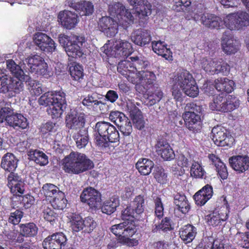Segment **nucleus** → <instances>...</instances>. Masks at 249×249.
<instances>
[{"label":"nucleus","instance_id":"12","mask_svg":"<svg viewBox=\"0 0 249 249\" xmlns=\"http://www.w3.org/2000/svg\"><path fill=\"white\" fill-rule=\"evenodd\" d=\"M200 17L202 24L209 28H218L221 26V24L222 23V21L220 17L209 13L202 14L197 10L192 12L190 17L187 16L186 18L188 20L193 19L197 21L199 20Z\"/></svg>","mask_w":249,"mask_h":249},{"label":"nucleus","instance_id":"3","mask_svg":"<svg viewBox=\"0 0 249 249\" xmlns=\"http://www.w3.org/2000/svg\"><path fill=\"white\" fill-rule=\"evenodd\" d=\"M94 140L97 146L106 152L112 151L114 147L111 143L119 141V133L110 123L99 122L94 127Z\"/></svg>","mask_w":249,"mask_h":249},{"label":"nucleus","instance_id":"10","mask_svg":"<svg viewBox=\"0 0 249 249\" xmlns=\"http://www.w3.org/2000/svg\"><path fill=\"white\" fill-rule=\"evenodd\" d=\"M196 107L197 106L193 103L187 104L185 107L186 111L183 114L187 128L193 132H197L201 128L200 116L194 112Z\"/></svg>","mask_w":249,"mask_h":249},{"label":"nucleus","instance_id":"15","mask_svg":"<svg viewBox=\"0 0 249 249\" xmlns=\"http://www.w3.org/2000/svg\"><path fill=\"white\" fill-rule=\"evenodd\" d=\"M82 202L86 203L91 209H97L101 206V195L92 187L85 189L80 196Z\"/></svg>","mask_w":249,"mask_h":249},{"label":"nucleus","instance_id":"58","mask_svg":"<svg viewBox=\"0 0 249 249\" xmlns=\"http://www.w3.org/2000/svg\"><path fill=\"white\" fill-rule=\"evenodd\" d=\"M10 189L11 193L16 196L21 195L23 194L25 188H24V183L23 180L19 181L13 185V186L9 187Z\"/></svg>","mask_w":249,"mask_h":249},{"label":"nucleus","instance_id":"46","mask_svg":"<svg viewBox=\"0 0 249 249\" xmlns=\"http://www.w3.org/2000/svg\"><path fill=\"white\" fill-rule=\"evenodd\" d=\"M234 241L241 247L249 248V232H237Z\"/></svg>","mask_w":249,"mask_h":249},{"label":"nucleus","instance_id":"21","mask_svg":"<svg viewBox=\"0 0 249 249\" xmlns=\"http://www.w3.org/2000/svg\"><path fill=\"white\" fill-rule=\"evenodd\" d=\"M85 40L83 36H71V42L65 50L68 55L73 58L81 57L83 54L81 47Z\"/></svg>","mask_w":249,"mask_h":249},{"label":"nucleus","instance_id":"59","mask_svg":"<svg viewBox=\"0 0 249 249\" xmlns=\"http://www.w3.org/2000/svg\"><path fill=\"white\" fill-rule=\"evenodd\" d=\"M58 128V125L52 122H48L42 124L40 127V132L42 134H47L50 132H55Z\"/></svg>","mask_w":249,"mask_h":249},{"label":"nucleus","instance_id":"56","mask_svg":"<svg viewBox=\"0 0 249 249\" xmlns=\"http://www.w3.org/2000/svg\"><path fill=\"white\" fill-rule=\"evenodd\" d=\"M74 137L75 140L77 147L79 148H82L86 146L89 142L88 135L87 134H78L76 133Z\"/></svg>","mask_w":249,"mask_h":249},{"label":"nucleus","instance_id":"28","mask_svg":"<svg viewBox=\"0 0 249 249\" xmlns=\"http://www.w3.org/2000/svg\"><path fill=\"white\" fill-rule=\"evenodd\" d=\"M69 6L77 11L81 16L91 15L93 12V5L91 2L87 1H71Z\"/></svg>","mask_w":249,"mask_h":249},{"label":"nucleus","instance_id":"23","mask_svg":"<svg viewBox=\"0 0 249 249\" xmlns=\"http://www.w3.org/2000/svg\"><path fill=\"white\" fill-rule=\"evenodd\" d=\"M229 161L231 168L239 173H244L249 169V157L247 155L233 156Z\"/></svg>","mask_w":249,"mask_h":249},{"label":"nucleus","instance_id":"57","mask_svg":"<svg viewBox=\"0 0 249 249\" xmlns=\"http://www.w3.org/2000/svg\"><path fill=\"white\" fill-rule=\"evenodd\" d=\"M154 174L155 178L159 183L162 184L166 183L167 176L162 168L161 167L155 168Z\"/></svg>","mask_w":249,"mask_h":249},{"label":"nucleus","instance_id":"32","mask_svg":"<svg viewBox=\"0 0 249 249\" xmlns=\"http://www.w3.org/2000/svg\"><path fill=\"white\" fill-rule=\"evenodd\" d=\"M18 162V160L14 154L7 153L2 158L1 166L5 171L12 173L17 168Z\"/></svg>","mask_w":249,"mask_h":249},{"label":"nucleus","instance_id":"31","mask_svg":"<svg viewBox=\"0 0 249 249\" xmlns=\"http://www.w3.org/2000/svg\"><path fill=\"white\" fill-rule=\"evenodd\" d=\"M7 124L14 128L25 129L29 123L27 118L22 114L13 113L12 117H8Z\"/></svg>","mask_w":249,"mask_h":249},{"label":"nucleus","instance_id":"43","mask_svg":"<svg viewBox=\"0 0 249 249\" xmlns=\"http://www.w3.org/2000/svg\"><path fill=\"white\" fill-rule=\"evenodd\" d=\"M67 203V200L65 198L64 193L61 191L54 196L51 205L55 209L63 210L66 207Z\"/></svg>","mask_w":249,"mask_h":249},{"label":"nucleus","instance_id":"50","mask_svg":"<svg viewBox=\"0 0 249 249\" xmlns=\"http://www.w3.org/2000/svg\"><path fill=\"white\" fill-rule=\"evenodd\" d=\"M41 192L46 197H53L55 196L61 191L55 185L47 183L43 186Z\"/></svg>","mask_w":249,"mask_h":249},{"label":"nucleus","instance_id":"45","mask_svg":"<svg viewBox=\"0 0 249 249\" xmlns=\"http://www.w3.org/2000/svg\"><path fill=\"white\" fill-rule=\"evenodd\" d=\"M205 174L206 172L200 163L196 161L192 163L190 169L191 177L196 178H202Z\"/></svg>","mask_w":249,"mask_h":249},{"label":"nucleus","instance_id":"11","mask_svg":"<svg viewBox=\"0 0 249 249\" xmlns=\"http://www.w3.org/2000/svg\"><path fill=\"white\" fill-rule=\"evenodd\" d=\"M23 64H27L30 71L38 75L49 76L48 66L44 58L38 55H34L23 60Z\"/></svg>","mask_w":249,"mask_h":249},{"label":"nucleus","instance_id":"29","mask_svg":"<svg viewBox=\"0 0 249 249\" xmlns=\"http://www.w3.org/2000/svg\"><path fill=\"white\" fill-rule=\"evenodd\" d=\"M152 47L153 51L159 55L168 60H172V53L170 50L167 48V44L164 41H152Z\"/></svg>","mask_w":249,"mask_h":249},{"label":"nucleus","instance_id":"38","mask_svg":"<svg viewBox=\"0 0 249 249\" xmlns=\"http://www.w3.org/2000/svg\"><path fill=\"white\" fill-rule=\"evenodd\" d=\"M119 199L117 196H113L106 200L100 207L102 213L111 214L116 210V208L119 206Z\"/></svg>","mask_w":249,"mask_h":249},{"label":"nucleus","instance_id":"64","mask_svg":"<svg viewBox=\"0 0 249 249\" xmlns=\"http://www.w3.org/2000/svg\"><path fill=\"white\" fill-rule=\"evenodd\" d=\"M206 219L210 225L213 226L218 225L220 223L218 211L215 210L213 213L207 215Z\"/></svg>","mask_w":249,"mask_h":249},{"label":"nucleus","instance_id":"22","mask_svg":"<svg viewBox=\"0 0 249 249\" xmlns=\"http://www.w3.org/2000/svg\"><path fill=\"white\" fill-rule=\"evenodd\" d=\"M221 39L222 47L226 53L228 54H233L239 50L238 42L233 39L231 31L224 32Z\"/></svg>","mask_w":249,"mask_h":249},{"label":"nucleus","instance_id":"55","mask_svg":"<svg viewBox=\"0 0 249 249\" xmlns=\"http://www.w3.org/2000/svg\"><path fill=\"white\" fill-rule=\"evenodd\" d=\"M48 35L41 32H37L34 35L33 41L34 43L38 48L41 50L43 44L47 41Z\"/></svg>","mask_w":249,"mask_h":249},{"label":"nucleus","instance_id":"20","mask_svg":"<svg viewBox=\"0 0 249 249\" xmlns=\"http://www.w3.org/2000/svg\"><path fill=\"white\" fill-rule=\"evenodd\" d=\"M58 21L63 28L71 30L76 26L79 20L78 17L76 13L65 10L59 13Z\"/></svg>","mask_w":249,"mask_h":249},{"label":"nucleus","instance_id":"47","mask_svg":"<svg viewBox=\"0 0 249 249\" xmlns=\"http://www.w3.org/2000/svg\"><path fill=\"white\" fill-rule=\"evenodd\" d=\"M70 74L74 80L78 81L82 79L84 73L82 67L77 63H73L70 66Z\"/></svg>","mask_w":249,"mask_h":249},{"label":"nucleus","instance_id":"16","mask_svg":"<svg viewBox=\"0 0 249 249\" xmlns=\"http://www.w3.org/2000/svg\"><path fill=\"white\" fill-rule=\"evenodd\" d=\"M117 70L132 83H136L140 79L137 75V68L133 66V63L129 58L121 61L118 63Z\"/></svg>","mask_w":249,"mask_h":249},{"label":"nucleus","instance_id":"24","mask_svg":"<svg viewBox=\"0 0 249 249\" xmlns=\"http://www.w3.org/2000/svg\"><path fill=\"white\" fill-rule=\"evenodd\" d=\"M151 38L150 32L144 29L134 31L131 36L132 41L140 46H144L148 44L151 41Z\"/></svg>","mask_w":249,"mask_h":249},{"label":"nucleus","instance_id":"26","mask_svg":"<svg viewBox=\"0 0 249 249\" xmlns=\"http://www.w3.org/2000/svg\"><path fill=\"white\" fill-rule=\"evenodd\" d=\"M156 151L166 160H170L175 157L174 152L169 144L164 140L158 141L155 146Z\"/></svg>","mask_w":249,"mask_h":249},{"label":"nucleus","instance_id":"42","mask_svg":"<svg viewBox=\"0 0 249 249\" xmlns=\"http://www.w3.org/2000/svg\"><path fill=\"white\" fill-rule=\"evenodd\" d=\"M20 232L23 237L24 236H34L36 235L37 232V228L33 223L21 224L20 226Z\"/></svg>","mask_w":249,"mask_h":249},{"label":"nucleus","instance_id":"34","mask_svg":"<svg viewBox=\"0 0 249 249\" xmlns=\"http://www.w3.org/2000/svg\"><path fill=\"white\" fill-rule=\"evenodd\" d=\"M234 82L226 77L218 78L214 81V87L219 91L231 92L233 90Z\"/></svg>","mask_w":249,"mask_h":249},{"label":"nucleus","instance_id":"27","mask_svg":"<svg viewBox=\"0 0 249 249\" xmlns=\"http://www.w3.org/2000/svg\"><path fill=\"white\" fill-rule=\"evenodd\" d=\"M213 195V187L207 184L195 194L194 198L197 205L203 206L212 197Z\"/></svg>","mask_w":249,"mask_h":249},{"label":"nucleus","instance_id":"17","mask_svg":"<svg viewBox=\"0 0 249 249\" xmlns=\"http://www.w3.org/2000/svg\"><path fill=\"white\" fill-rule=\"evenodd\" d=\"M111 231L116 236L125 238L126 240L135 233L136 228L133 222L124 221L113 225Z\"/></svg>","mask_w":249,"mask_h":249},{"label":"nucleus","instance_id":"37","mask_svg":"<svg viewBox=\"0 0 249 249\" xmlns=\"http://www.w3.org/2000/svg\"><path fill=\"white\" fill-rule=\"evenodd\" d=\"M154 162L148 159H140L136 164V168L143 176L148 175L154 167Z\"/></svg>","mask_w":249,"mask_h":249},{"label":"nucleus","instance_id":"33","mask_svg":"<svg viewBox=\"0 0 249 249\" xmlns=\"http://www.w3.org/2000/svg\"><path fill=\"white\" fill-rule=\"evenodd\" d=\"M196 233V228L190 224L184 226L179 231L180 237L185 244L192 242Z\"/></svg>","mask_w":249,"mask_h":249},{"label":"nucleus","instance_id":"8","mask_svg":"<svg viewBox=\"0 0 249 249\" xmlns=\"http://www.w3.org/2000/svg\"><path fill=\"white\" fill-rule=\"evenodd\" d=\"M107 44L102 47V50L108 56L116 58H125L132 53V47L128 41L123 40H116L112 46L108 49Z\"/></svg>","mask_w":249,"mask_h":249},{"label":"nucleus","instance_id":"63","mask_svg":"<svg viewBox=\"0 0 249 249\" xmlns=\"http://www.w3.org/2000/svg\"><path fill=\"white\" fill-rule=\"evenodd\" d=\"M84 229L85 231L90 232L93 230L96 226V223L90 217H87L83 220Z\"/></svg>","mask_w":249,"mask_h":249},{"label":"nucleus","instance_id":"25","mask_svg":"<svg viewBox=\"0 0 249 249\" xmlns=\"http://www.w3.org/2000/svg\"><path fill=\"white\" fill-rule=\"evenodd\" d=\"M3 233V238L7 245L15 246L17 243H21L24 241L22 234L15 229L14 226L10 229H5Z\"/></svg>","mask_w":249,"mask_h":249},{"label":"nucleus","instance_id":"18","mask_svg":"<svg viewBox=\"0 0 249 249\" xmlns=\"http://www.w3.org/2000/svg\"><path fill=\"white\" fill-rule=\"evenodd\" d=\"M133 7L134 14L140 18H145L151 14V5L147 0H127Z\"/></svg>","mask_w":249,"mask_h":249},{"label":"nucleus","instance_id":"52","mask_svg":"<svg viewBox=\"0 0 249 249\" xmlns=\"http://www.w3.org/2000/svg\"><path fill=\"white\" fill-rule=\"evenodd\" d=\"M203 249H235L232 247L230 244L226 242L221 241L215 240L213 241V244H210V246L206 247L205 246Z\"/></svg>","mask_w":249,"mask_h":249},{"label":"nucleus","instance_id":"7","mask_svg":"<svg viewBox=\"0 0 249 249\" xmlns=\"http://www.w3.org/2000/svg\"><path fill=\"white\" fill-rule=\"evenodd\" d=\"M200 66L206 72L211 75L219 73L227 75L230 70V66L221 58H203Z\"/></svg>","mask_w":249,"mask_h":249},{"label":"nucleus","instance_id":"4","mask_svg":"<svg viewBox=\"0 0 249 249\" xmlns=\"http://www.w3.org/2000/svg\"><path fill=\"white\" fill-rule=\"evenodd\" d=\"M62 166L66 173L78 175L93 166V162L83 153L71 152L62 160Z\"/></svg>","mask_w":249,"mask_h":249},{"label":"nucleus","instance_id":"51","mask_svg":"<svg viewBox=\"0 0 249 249\" xmlns=\"http://www.w3.org/2000/svg\"><path fill=\"white\" fill-rule=\"evenodd\" d=\"M109 118L118 127L127 120V117L125 115L118 111H112L110 112Z\"/></svg>","mask_w":249,"mask_h":249},{"label":"nucleus","instance_id":"60","mask_svg":"<svg viewBox=\"0 0 249 249\" xmlns=\"http://www.w3.org/2000/svg\"><path fill=\"white\" fill-rule=\"evenodd\" d=\"M14 110L9 107H4L0 108V123L5 121L7 123L8 117H12Z\"/></svg>","mask_w":249,"mask_h":249},{"label":"nucleus","instance_id":"53","mask_svg":"<svg viewBox=\"0 0 249 249\" xmlns=\"http://www.w3.org/2000/svg\"><path fill=\"white\" fill-rule=\"evenodd\" d=\"M186 95L191 97H196L199 93V90L196 80L194 81V83L189 84L187 87L184 88L182 90Z\"/></svg>","mask_w":249,"mask_h":249},{"label":"nucleus","instance_id":"44","mask_svg":"<svg viewBox=\"0 0 249 249\" xmlns=\"http://www.w3.org/2000/svg\"><path fill=\"white\" fill-rule=\"evenodd\" d=\"M130 207L137 215L142 213L144 208V199L143 196L141 195L137 196L131 203Z\"/></svg>","mask_w":249,"mask_h":249},{"label":"nucleus","instance_id":"13","mask_svg":"<svg viewBox=\"0 0 249 249\" xmlns=\"http://www.w3.org/2000/svg\"><path fill=\"white\" fill-rule=\"evenodd\" d=\"M211 137L214 144L218 146L230 145L234 140L227 129L221 125L213 127Z\"/></svg>","mask_w":249,"mask_h":249},{"label":"nucleus","instance_id":"62","mask_svg":"<svg viewBox=\"0 0 249 249\" xmlns=\"http://www.w3.org/2000/svg\"><path fill=\"white\" fill-rule=\"evenodd\" d=\"M121 132L124 136H129L132 131V127L130 120L127 118V120L118 127Z\"/></svg>","mask_w":249,"mask_h":249},{"label":"nucleus","instance_id":"9","mask_svg":"<svg viewBox=\"0 0 249 249\" xmlns=\"http://www.w3.org/2000/svg\"><path fill=\"white\" fill-rule=\"evenodd\" d=\"M225 26L231 31L238 30L249 25V15L246 12L228 15L223 19Z\"/></svg>","mask_w":249,"mask_h":249},{"label":"nucleus","instance_id":"41","mask_svg":"<svg viewBox=\"0 0 249 249\" xmlns=\"http://www.w3.org/2000/svg\"><path fill=\"white\" fill-rule=\"evenodd\" d=\"M83 219L82 217L76 214H72L70 218V226L74 232H78L84 229Z\"/></svg>","mask_w":249,"mask_h":249},{"label":"nucleus","instance_id":"48","mask_svg":"<svg viewBox=\"0 0 249 249\" xmlns=\"http://www.w3.org/2000/svg\"><path fill=\"white\" fill-rule=\"evenodd\" d=\"M28 83V89L31 94L38 96L42 92L41 84L38 81L30 79L26 82Z\"/></svg>","mask_w":249,"mask_h":249},{"label":"nucleus","instance_id":"1","mask_svg":"<svg viewBox=\"0 0 249 249\" xmlns=\"http://www.w3.org/2000/svg\"><path fill=\"white\" fill-rule=\"evenodd\" d=\"M108 12L110 17H103L98 22L99 29L108 36H114L117 33L118 25L126 28L133 22V16L120 2L109 4Z\"/></svg>","mask_w":249,"mask_h":249},{"label":"nucleus","instance_id":"54","mask_svg":"<svg viewBox=\"0 0 249 249\" xmlns=\"http://www.w3.org/2000/svg\"><path fill=\"white\" fill-rule=\"evenodd\" d=\"M47 40L40 50L45 53H52L56 50L57 44L49 36L47 37Z\"/></svg>","mask_w":249,"mask_h":249},{"label":"nucleus","instance_id":"6","mask_svg":"<svg viewBox=\"0 0 249 249\" xmlns=\"http://www.w3.org/2000/svg\"><path fill=\"white\" fill-rule=\"evenodd\" d=\"M239 105L240 101L236 97L222 93L213 98L210 108L213 111L229 112L237 108Z\"/></svg>","mask_w":249,"mask_h":249},{"label":"nucleus","instance_id":"39","mask_svg":"<svg viewBox=\"0 0 249 249\" xmlns=\"http://www.w3.org/2000/svg\"><path fill=\"white\" fill-rule=\"evenodd\" d=\"M28 156L30 160L40 165H45L48 163V156L42 151L31 149L28 152Z\"/></svg>","mask_w":249,"mask_h":249},{"label":"nucleus","instance_id":"49","mask_svg":"<svg viewBox=\"0 0 249 249\" xmlns=\"http://www.w3.org/2000/svg\"><path fill=\"white\" fill-rule=\"evenodd\" d=\"M150 249H179V248L171 242L161 240L152 243Z\"/></svg>","mask_w":249,"mask_h":249},{"label":"nucleus","instance_id":"19","mask_svg":"<svg viewBox=\"0 0 249 249\" xmlns=\"http://www.w3.org/2000/svg\"><path fill=\"white\" fill-rule=\"evenodd\" d=\"M67 239L62 232L53 234L46 238L43 242L45 249H61L64 247Z\"/></svg>","mask_w":249,"mask_h":249},{"label":"nucleus","instance_id":"35","mask_svg":"<svg viewBox=\"0 0 249 249\" xmlns=\"http://www.w3.org/2000/svg\"><path fill=\"white\" fill-rule=\"evenodd\" d=\"M137 75L140 79L136 83L134 84H140L144 86L152 85L156 81V76L155 73L151 71H139Z\"/></svg>","mask_w":249,"mask_h":249},{"label":"nucleus","instance_id":"5","mask_svg":"<svg viewBox=\"0 0 249 249\" xmlns=\"http://www.w3.org/2000/svg\"><path fill=\"white\" fill-rule=\"evenodd\" d=\"M38 103L49 106L47 112L53 118L60 117L67 107L65 94L62 91L46 92L39 98Z\"/></svg>","mask_w":249,"mask_h":249},{"label":"nucleus","instance_id":"36","mask_svg":"<svg viewBox=\"0 0 249 249\" xmlns=\"http://www.w3.org/2000/svg\"><path fill=\"white\" fill-rule=\"evenodd\" d=\"M175 210L181 212L182 213H187L190 209V205L186 196L179 194L174 196Z\"/></svg>","mask_w":249,"mask_h":249},{"label":"nucleus","instance_id":"61","mask_svg":"<svg viewBox=\"0 0 249 249\" xmlns=\"http://www.w3.org/2000/svg\"><path fill=\"white\" fill-rule=\"evenodd\" d=\"M137 216L131 207H126L122 214V217L124 221H129L130 222H132L133 218L137 217Z\"/></svg>","mask_w":249,"mask_h":249},{"label":"nucleus","instance_id":"40","mask_svg":"<svg viewBox=\"0 0 249 249\" xmlns=\"http://www.w3.org/2000/svg\"><path fill=\"white\" fill-rule=\"evenodd\" d=\"M163 94L161 89L158 88L154 92L148 91L144 96V103L147 106H152L161 99Z\"/></svg>","mask_w":249,"mask_h":249},{"label":"nucleus","instance_id":"14","mask_svg":"<svg viewBox=\"0 0 249 249\" xmlns=\"http://www.w3.org/2000/svg\"><path fill=\"white\" fill-rule=\"evenodd\" d=\"M66 122L68 128L78 132V134L88 133L86 128L84 127L85 119L84 114L71 111L67 116Z\"/></svg>","mask_w":249,"mask_h":249},{"label":"nucleus","instance_id":"30","mask_svg":"<svg viewBox=\"0 0 249 249\" xmlns=\"http://www.w3.org/2000/svg\"><path fill=\"white\" fill-rule=\"evenodd\" d=\"M195 80L192 75L188 71H183L175 76L173 81L182 90L189 84L194 83Z\"/></svg>","mask_w":249,"mask_h":249},{"label":"nucleus","instance_id":"2","mask_svg":"<svg viewBox=\"0 0 249 249\" xmlns=\"http://www.w3.org/2000/svg\"><path fill=\"white\" fill-rule=\"evenodd\" d=\"M7 69L15 76L12 77L0 71V93L14 96L24 89L23 82H27L30 76L12 59L6 61Z\"/></svg>","mask_w":249,"mask_h":249}]
</instances>
